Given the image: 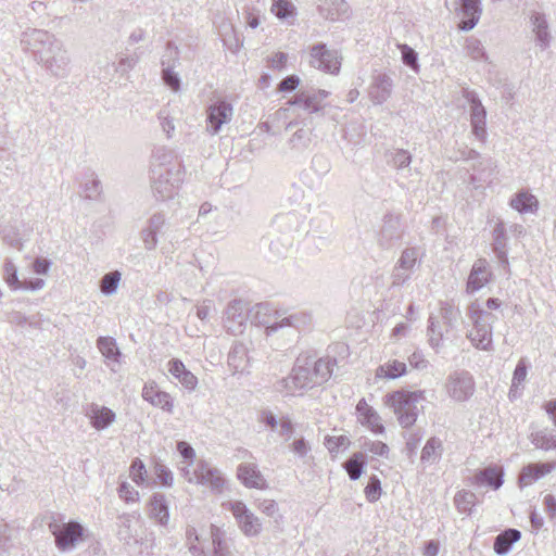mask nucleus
I'll return each mask as SVG.
<instances>
[{"label":"nucleus","instance_id":"1","mask_svg":"<svg viewBox=\"0 0 556 556\" xmlns=\"http://www.w3.org/2000/svg\"><path fill=\"white\" fill-rule=\"evenodd\" d=\"M21 46L51 76L64 78L70 74L71 56L64 42L45 29L28 28L22 33Z\"/></svg>","mask_w":556,"mask_h":556},{"label":"nucleus","instance_id":"2","mask_svg":"<svg viewBox=\"0 0 556 556\" xmlns=\"http://www.w3.org/2000/svg\"><path fill=\"white\" fill-rule=\"evenodd\" d=\"M255 318L265 327L266 336H273L282 331L300 330L311 324V315L305 312H294L289 315L280 311H271L267 303L256 305Z\"/></svg>","mask_w":556,"mask_h":556},{"label":"nucleus","instance_id":"3","mask_svg":"<svg viewBox=\"0 0 556 556\" xmlns=\"http://www.w3.org/2000/svg\"><path fill=\"white\" fill-rule=\"evenodd\" d=\"M462 313L453 302H441L439 313L430 315L428 319V342L431 348L438 350L443 345V341L456 331Z\"/></svg>","mask_w":556,"mask_h":556},{"label":"nucleus","instance_id":"4","mask_svg":"<svg viewBox=\"0 0 556 556\" xmlns=\"http://www.w3.org/2000/svg\"><path fill=\"white\" fill-rule=\"evenodd\" d=\"M425 391L397 390L384 396V404L393 409L403 428L412 427L418 417V403L425 401Z\"/></svg>","mask_w":556,"mask_h":556},{"label":"nucleus","instance_id":"5","mask_svg":"<svg viewBox=\"0 0 556 556\" xmlns=\"http://www.w3.org/2000/svg\"><path fill=\"white\" fill-rule=\"evenodd\" d=\"M467 316L472 323V328L467 333L471 344L482 351H492V326L497 319L496 316L482 309L477 302L469 304Z\"/></svg>","mask_w":556,"mask_h":556},{"label":"nucleus","instance_id":"6","mask_svg":"<svg viewBox=\"0 0 556 556\" xmlns=\"http://www.w3.org/2000/svg\"><path fill=\"white\" fill-rule=\"evenodd\" d=\"M223 507L230 511L239 530L248 538H256L263 530L261 519L241 501H228Z\"/></svg>","mask_w":556,"mask_h":556},{"label":"nucleus","instance_id":"7","mask_svg":"<svg viewBox=\"0 0 556 556\" xmlns=\"http://www.w3.org/2000/svg\"><path fill=\"white\" fill-rule=\"evenodd\" d=\"M313 376V368L306 356H300L296 358L295 365L289 377L283 378L279 383L286 389L287 394H294L296 391L312 389L317 384Z\"/></svg>","mask_w":556,"mask_h":556},{"label":"nucleus","instance_id":"8","mask_svg":"<svg viewBox=\"0 0 556 556\" xmlns=\"http://www.w3.org/2000/svg\"><path fill=\"white\" fill-rule=\"evenodd\" d=\"M182 181L181 169H167L166 174L155 172L151 175V188L157 200L166 201L173 199Z\"/></svg>","mask_w":556,"mask_h":556},{"label":"nucleus","instance_id":"9","mask_svg":"<svg viewBox=\"0 0 556 556\" xmlns=\"http://www.w3.org/2000/svg\"><path fill=\"white\" fill-rule=\"evenodd\" d=\"M48 527L55 539L56 547L62 552L73 549L84 535V528L77 521H68L62 525L52 521Z\"/></svg>","mask_w":556,"mask_h":556},{"label":"nucleus","instance_id":"10","mask_svg":"<svg viewBox=\"0 0 556 556\" xmlns=\"http://www.w3.org/2000/svg\"><path fill=\"white\" fill-rule=\"evenodd\" d=\"M445 390L447 395L456 402H466L475 393V380L470 372L456 370L446 378Z\"/></svg>","mask_w":556,"mask_h":556},{"label":"nucleus","instance_id":"11","mask_svg":"<svg viewBox=\"0 0 556 556\" xmlns=\"http://www.w3.org/2000/svg\"><path fill=\"white\" fill-rule=\"evenodd\" d=\"M342 56L336 49H328L325 43L314 45L309 50V64L325 73L337 75L340 72Z\"/></svg>","mask_w":556,"mask_h":556},{"label":"nucleus","instance_id":"12","mask_svg":"<svg viewBox=\"0 0 556 556\" xmlns=\"http://www.w3.org/2000/svg\"><path fill=\"white\" fill-rule=\"evenodd\" d=\"M463 160L476 161L472 169L476 174L470 175V182L478 188L482 182H490L496 169V163L493 159H482L480 154L473 149H464L459 151Z\"/></svg>","mask_w":556,"mask_h":556},{"label":"nucleus","instance_id":"13","mask_svg":"<svg viewBox=\"0 0 556 556\" xmlns=\"http://www.w3.org/2000/svg\"><path fill=\"white\" fill-rule=\"evenodd\" d=\"M188 482L208 486L216 493H220L225 485V479L220 471L205 460H199L197 463L193 477H188Z\"/></svg>","mask_w":556,"mask_h":556},{"label":"nucleus","instance_id":"14","mask_svg":"<svg viewBox=\"0 0 556 556\" xmlns=\"http://www.w3.org/2000/svg\"><path fill=\"white\" fill-rule=\"evenodd\" d=\"M329 92L324 89H301L288 102L289 105H295L309 114L318 113L324 109V100Z\"/></svg>","mask_w":556,"mask_h":556},{"label":"nucleus","instance_id":"15","mask_svg":"<svg viewBox=\"0 0 556 556\" xmlns=\"http://www.w3.org/2000/svg\"><path fill=\"white\" fill-rule=\"evenodd\" d=\"M248 304L242 300L231 301L224 317V326L227 331L233 336L243 332L248 320Z\"/></svg>","mask_w":556,"mask_h":556},{"label":"nucleus","instance_id":"16","mask_svg":"<svg viewBox=\"0 0 556 556\" xmlns=\"http://www.w3.org/2000/svg\"><path fill=\"white\" fill-rule=\"evenodd\" d=\"M403 232L400 216L386 214L378 233L377 243L381 249L389 250L402 239Z\"/></svg>","mask_w":556,"mask_h":556},{"label":"nucleus","instance_id":"17","mask_svg":"<svg viewBox=\"0 0 556 556\" xmlns=\"http://www.w3.org/2000/svg\"><path fill=\"white\" fill-rule=\"evenodd\" d=\"M166 226V215L161 212L152 214L146 223V226L140 230L139 237L147 251L155 250L159 240L157 235L162 232Z\"/></svg>","mask_w":556,"mask_h":556},{"label":"nucleus","instance_id":"18","mask_svg":"<svg viewBox=\"0 0 556 556\" xmlns=\"http://www.w3.org/2000/svg\"><path fill=\"white\" fill-rule=\"evenodd\" d=\"M232 116V106L226 101H219L208 106L207 109V131L211 135H216L222 126L228 123Z\"/></svg>","mask_w":556,"mask_h":556},{"label":"nucleus","instance_id":"19","mask_svg":"<svg viewBox=\"0 0 556 556\" xmlns=\"http://www.w3.org/2000/svg\"><path fill=\"white\" fill-rule=\"evenodd\" d=\"M393 86V79L388 74L378 73L374 75L368 89L370 101L376 105L384 103L391 97Z\"/></svg>","mask_w":556,"mask_h":556},{"label":"nucleus","instance_id":"20","mask_svg":"<svg viewBox=\"0 0 556 556\" xmlns=\"http://www.w3.org/2000/svg\"><path fill=\"white\" fill-rule=\"evenodd\" d=\"M178 59V50L172 42H167L166 53L162 59V79L166 86L173 91H178L180 88V78L177 73L173 71Z\"/></svg>","mask_w":556,"mask_h":556},{"label":"nucleus","instance_id":"21","mask_svg":"<svg viewBox=\"0 0 556 556\" xmlns=\"http://www.w3.org/2000/svg\"><path fill=\"white\" fill-rule=\"evenodd\" d=\"M142 397L151 405L172 414L174 410V401L169 393L159 389L154 381L147 382L142 389Z\"/></svg>","mask_w":556,"mask_h":556},{"label":"nucleus","instance_id":"22","mask_svg":"<svg viewBox=\"0 0 556 556\" xmlns=\"http://www.w3.org/2000/svg\"><path fill=\"white\" fill-rule=\"evenodd\" d=\"M314 129L303 123V125L298 127L290 136L286 144L291 153L302 154L311 149L314 143Z\"/></svg>","mask_w":556,"mask_h":556},{"label":"nucleus","instance_id":"23","mask_svg":"<svg viewBox=\"0 0 556 556\" xmlns=\"http://www.w3.org/2000/svg\"><path fill=\"white\" fill-rule=\"evenodd\" d=\"M237 477L244 486L250 489L264 490L268 484L254 463H243L237 469Z\"/></svg>","mask_w":556,"mask_h":556},{"label":"nucleus","instance_id":"24","mask_svg":"<svg viewBox=\"0 0 556 556\" xmlns=\"http://www.w3.org/2000/svg\"><path fill=\"white\" fill-rule=\"evenodd\" d=\"M556 468V462L532 463L525 466L519 473L520 486H528L545 477Z\"/></svg>","mask_w":556,"mask_h":556},{"label":"nucleus","instance_id":"25","mask_svg":"<svg viewBox=\"0 0 556 556\" xmlns=\"http://www.w3.org/2000/svg\"><path fill=\"white\" fill-rule=\"evenodd\" d=\"M492 273L485 258L477 260L467 280V292L473 293L483 288L491 279Z\"/></svg>","mask_w":556,"mask_h":556},{"label":"nucleus","instance_id":"26","mask_svg":"<svg viewBox=\"0 0 556 556\" xmlns=\"http://www.w3.org/2000/svg\"><path fill=\"white\" fill-rule=\"evenodd\" d=\"M181 169V165L175 160V154L165 147L156 148L151 159V175L155 172L166 174L167 169Z\"/></svg>","mask_w":556,"mask_h":556},{"label":"nucleus","instance_id":"27","mask_svg":"<svg viewBox=\"0 0 556 556\" xmlns=\"http://www.w3.org/2000/svg\"><path fill=\"white\" fill-rule=\"evenodd\" d=\"M86 415L90 419L91 426L99 431L110 427L116 419V415L111 408L96 403L90 404Z\"/></svg>","mask_w":556,"mask_h":556},{"label":"nucleus","instance_id":"28","mask_svg":"<svg viewBox=\"0 0 556 556\" xmlns=\"http://www.w3.org/2000/svg\"><path fill=\"white\" fill-rule=\"evenodd\" d=\"M530 24L532 27V33L535 36L536 45L541 50L547 49L549 47L552 36L548 29V22L545 14L533 12L530 15Z\"/></svg>","mask_w":556,"mask_h":556},{"label":"nucleus","instance_id":"29","mask_svg":"<svg viewBox=\"0 0 556 556\" xmlns=\"http://www.w3.org/2000/svg\"><path fill=\"white\" fill-rule=\"evenodd\" d=\"M460 11L463 20L459 23V29L469 31L479 22L482 9L480 0H460Z\"/></svg>","mask_w":556,"mask_h":556},{"label":"nucleus","instance_id":"30","mask_svg":"<svg viewBox=\"0 0 556 556\" xmlns=\"http://www.w3.org/2000/svg\"><path fill=\"white\" fill-rule=\"evenodd\" d=\"M503 469L498 466H489L477 471L472 477V483L478 486H490L497 490L503 484Z\"/></svg>","mask_w":556,"mask_h":556},{"label":"nucleus","instance_id":"31","mask_svg":"<svg viewBox=\"0 0 556 556\" xmlns=\"http://www.w3.org/2000/svg\"><path fill=\"white\" fill-rule=\"evenodd\" d=\"M306 358L309 366L313 368L314 382L320 386L330 379L333 374V367L337 365L334 358L329 356L320 357L319 359H315L312 356H306Z\"/></svg>","mask_w":556,"mask_h":556},{"label":"nucleus","instance_id":"32","mask_svg":"<svg viewBox=\"0 0 556 556\" xmlns=\"http://www.w3.org/2000/svg\"><path fill=\"white\" fill-rule=\"evenodd\" d=\"M228 365L235 374H243L250 366L248 348L241 342H236L228 354Z\"/></svg>","mask_w":556,"mask_h":556},{"label":"nucleus","instance_id":"33","mask_svg":"<svg viewBox=\"0 0 556 556\" xmlns=\"http://www.w3.org/2000/svg\"><path fill=\"white\" fill-rule=\"evenodd\" d=\"M168 371L189 391H193L197 388L198 378L186 368L180 359H170L168 362Z\"/></svg>","mask_w":556,"mask_h":556},{"label":"nucleus","instance_id":"34","mask_svg":"<svg viewBox=\"0 0 556 556\" xmlns=\"http://www.w3.org/2000/svg\"><path fill=\"white\" fill-rule=\"evenodd\" d=\"M509 205L520 214L535 213L539 210V201L528 190L518 191L509 202Z\"/></svg>","mask_w":556,"mask_h":556},{"label":"nucleus","instance_id":"35","mask_svg":"<svg viewBox=\"0 0 556 556\" xmlns=\"http://www.w3.org/2000/svg\"><path fill=\"white\" fill-rule=\"evenodd\" d=\"M320 14L331 21L348 16L349 4L345 0H325L319 5Z\"/></svg>","mask_w":556,"mask_h":556},{"label":"nucleus","instance_id":"36","mask_svg":"<svg viewBox=\"0 0 556 556\" xmlns=\"http://www.w3.org/2000/svg\"><path fill=\"white\" fill-rule=\"evenodd\" d=\"M521 538V533L517 529H507L496 535L494 539L493 548L497 555H506L514 543L518 542Z\"/></svg>","mask_w":556,"mask_h":556},{"label":"nucleus","instance_id":"37","mask_svg":"<svg viewBox=\"0 0 556 556\" xmlns=\"http://www.w3.org/2000/svg\"><path fill=\"white\" fill-rule=\"evenodd\" d=\"M270 11L280 21L290 25L294 23L296 8L290 0H273Z\"/></svg>","mask_w":556,"mask_h":556},{"label":"nucleus","instance_id":"38","mask_svg":"<svg viewBox=\"0 0 556 556\" xmlns=\"http://www.w3.org/2000/svg\"><path fill=\"white\" fill-rule=\"evenodd\" d=\"M293 239L290 235H273L268 242L269 253L273 258L287 256L292 247Z\"/></svg>","mask_w":556,"mask_h":556},{"label":"nucleus","instance_id":"39","mask_svg":"<svg viewBox=\"0 0 556 556\" xmlns=\"http://www.w3.org/2000/svg\"><path fill=\"white\" fill-rule=\"evenodd\" d=\"M150 516L165 526L168 521V506L164 494L155 493L150 500Z\"/></svg>","mask_w":556,"mask_h":556},{"label":"nucleus","instance_id":"40","mask_svg":"<svg viewBox=\"0 0 556 556\" xmlns=\"http://www.w3.org/2000/svg\"><path fill=\"white\" fill-rule=\"evenodd\" d=\"M407 366L404 362L390 359L380 365L376 370L378 378L396 379L406 374Z\"/></svg>","mask_w":556,"mask_h":556},{"label":"nucleus","instance_id":"41","mask_svg":"<svg viewBox=\"0 0 556 556\" xmlns=\"http://www.w3.org/2000/svg\"><path fill=\"white\" fill-rule=\"evenodd\" d=\"M442 452V441L439 438L432 437L426 442L421 451L420 460L425 464H434L440 459Z\"/></svg>","mask_w":556,"mask_h":556},{"label":"nucleus","instance_id":"42","mask_svg":"<svg viewBox=\"0 0 556 556\" xmlns=\"http://www.w3.org/2000/svg\"><path fill=\"white\" fill-rule=\"evenodd\" d=\"M531 443L540 450L551 451L556 448V434L548 429H542L532 432L530 435Z\"/></svg>","mask_w":556,"mask_h":556},{"label":"nucleus","instance_id":"43","mask_svg":"<svg viewBox=\"0 0 556 556\" xmlns=\"http://www.w3.org/2000/svg\"><path fill=\"white\" fill-rule=\"evenodd\" d=\"M211 539L213 545V556H232L230 547L225 540V531L219 527L211 526Z\"/></svg>","mask_w":556,"mask_h":556},{"label":"nucleus","instance_id":"44","mask_svg":"<svg viewBox=\"0 0 556 556\" xmlns=\"http://www.w3.org/2000/svg\"><path fill=\"white\" fill-rule=\"evenodd\" d=\"M365 458L366 455L363 452H356L344 462L343 467L351 480L355 481L361 478L366 465Z\"/></svg>","mask_w":556,"mask_h":556},{"label":"nucleus","instance_id":"45","mask_svg":"<svg viewBox=\"0 0 556 556\" xmlns=\"http://www.w3.org/2000/svg\"><path fill=\"white\" fill-rule=\"evenodd\" d=\"M97 346L101 354L113 362H118L121 352L116 345L115 339L111 337H100L97 340Z\"/></svg>","mask_w":556,"mask_h":556},{"label":"nucleus","instance_id":"46","mask_svg":"<svg viewBox=\"0 0 556 556\" xmlns=\"http://www.w3.org/2000/svg\"><path fill=\"white\" fill-rule=\"evenodd\" d=\"M122 274L118 270H113L105 274L99 283L100 291L104 295H112L117 291Z\"/></svg>","mask_w":556,"mask_h":556},{"label":"nucleus","instance_id":"47","mask_svg":"<svg viewBox=\"0 0 556 556\" xmlns=\"http://www.w3.org/2000/svg\"><path fill=\"white\" fill-rule=\"evenodd\" d=\"M388 162L397 170L406 169L412 163V155L406 150L396 149L390 152Z\"/></svg>","mask_w":556,"mask_h":556},{"label":"nucleus","instance_id":"48","mask_svg":"<svg viewBox=\"0 0 556 556\" xmlns=\"http://www.w3.org/2000/svg\"><path fill=\"white\" fill-rule=\"evenodd\" d=\"M494 236V251L500 260H506L505 241H506V229L503 222L495 225L493 230Z\"/></svg>","mask_w":556,"mask_h":556},{"label":"nucleus","instance_id":"49","mask_svg":"<svg viewBox=\"0 0 556 556\" xmlns=\"http://www.w3.org/2000/svg\"><path fill=\"white\" fill-rule=\"evenodd\" d=\"M420 256L419 249L417 248H406L401 253L400 258L396 264L403 269H408L409 271H414V268L417 264V261Z\"/></svg>","mask_w":556,"mask_h":556},{"label":"nucleus","instance_id":"50","mask_svg":"<svg viewBox=\"0 0 556 556\" xmlns=\"http://www.w3.org/2000/svg\"><path fill=\"white\" fill-rule=\"evenodd\" d=\"M467 54L475 61H486L488 55L484 51V48L481 41L475 37H469L466 39L465 47Z\"/></svg>","mask_w":556,"mask_h":556},{"label":"nucleus","instance_id":"51","mask_svg":"<svg viewBox=\"0 0 556 556\" xmlns=\"http://www.w3.org/2000/svg\"><path fill=\"white\" fill-rule=\"evenodd\" d=\"M359 422L370 429L376 434L384 433V426L381 422L379 414L372 409L369 414L364 417H359Z\"/></svg>","mask_w":556,"mask_h":556},{"label":"nucleus","instance_id":"52","mask_svg":"<svg viewBox=\"0 0 556 556\" xmlns=\"http://www.w3.org/2000/svg\"><path fill=\"white\" fill-rule=\"evenodd\" d=\"M475 493L465 490L457 492L454 497L455 505L462 513L470 511L471 506L475 504Z\"/></svg>","mask_w":556,"mask_h":556},{"label":"nucleus","instance_id":"53","mask_svg":"<svg viewBox=\"0 0 556 556\" xmlns=\"http://www.w3.org/2000/svg\"><path fill=\"white\" fill-rule=\"evenodd\" d=\"M361 447L371 453L374 456H379L383 458L389 457L390 448L386 443L381 441H371L365 439L364 442L361 444Z\"/></svg>","mask_w":556,"mask_h":556},{"label":"nucleus","instance_id":"54","mask_svg":"<svg viewBox=\"0 0 556 556\" xmlns=\"http://www.w3.org/2000/svg\"><path fill=\"white\" fill-rule=\"evenodd\" d=\"M399 49L401 50V59L402 62L410 67L413 71L418 72L419 71V63H418V54L417 52L410 48L409 46L403 43L399 45Z\"/></svg>","mask_w":556,"mask_h":556},{"label":"nucleus","instance_id":"55","mask_svg":"<svg viewBox=\"0 0 556 556\" xmlns=\"http://www.w3.org/2000/svg\"><path fill=\"white\" fill-rule=\"evenodd\" d=\"M157 119L166 137L168 139L172 138L175 131V124L174 118L170 115L169 109L166 106L162 108L157 113Z\"/></svg>","mask_w":556,"mask_h":556},{"label":"nucleus","instance_id":"56","mask_svg":"<svg viewBox=\"0 0 556 556\" xmlns=\"http://www.w3.org/2000/svg\"><path fill=\"white\" fill-rule=\"evenodd\" d=\"M470 124L472 128L473 136L480 140L485 141L486 138V113L478 115V116H471L470 117Z\"/></svg>","mask_w":556,"mask_h":556},{"label":"nucleus","instance_id":"57","mask_svg":"<svg viewBox=\"0 0 556 556\" xmlns=\"http://www.w3.org/2000/svg\"><path fill=\"white\" fill-rule=\"evenodd\" d=\"M136 518L135 515L124 514L119 517V529H118V538L125 542H128L134 534L131 532V522Z\"/></svg>","mask_w":556,"mask_h":556},{"label":"nucleus","instance_id":"58","mask_svg":"<svg viewBox=\"0 0 556 556\" xmlns=\"http://www.w3.org/2000/svg\"><path fill=\"white\" fill-rule=\"evenodd\" d=\"M464 98L470 104V117L486 113L485 108L482 105L478 94L475 91L465 90Z\"/></svg>","mask_w":556,"mask_h":556},{"label":"nucleus","instance_id":"59","mask_svg":"<svg viewBox=\"0 0 556 556\" xmlns=\"http://www.w3.org/2000/svg\"><path fill=\"white\" fill-rule=\"evenodd\" d=\"M412 271L403 269L396 263L391 273V287L397 288L405 285L412 277Z\"/></svg>","mask_w":556,"mask_h":556},{"label":"nucleus","instance_id":"60","mask_svg":"<svg viewBox=\"0 0 556 556\" xmlns=\"http://www.w3.org/2000/svg\"><path fill=\"white\" fill-rule=\"evenodd\" d=\"M3 275L7 283L14 288H21L22 283L17 278V269L16 266L11 261H5L3 266Z\"/></svg>","mask_w":556,"mask_h":556},{"label":"nucleus","instance_id":"61","mask_svg":"<svg viewBox=\"0 0 556 556\" xmlns=\"http://www.w3.org/2000/svg\"><path fill=\"white\" fill-rule=\"evenodd\" d=\"M189 551L193 556H207L206 553L198 546L199 535L194 528H188L186 531Z\"/></svg>","mask_w":556,"mask_h":556},{"label":"nucleus","instance_id":"62","mask_svg":"<svg viewBox=\"0 0 556 556\" xmlns=\"http://www.w3.org/2000/svg\"><path fill=\"white\" fill-rule=\"evenodd\" d=\"M527 377V364L525 359H520L515 368L514 376H513V382L509 394H513L515 390L518 388L519 384H521Z\"/></svg>","mask_w":556,"mask_h":556},{"label":"nucleus","instance_id":"63","mask_svg":"<svg viewBox=\"0 0 556 556\" xmlns=\"http://www.w3.org/2000/svg\"><path fill=\"white\" fill-rule=\"evenodd\" d=\"M365 494L369 502H376L379 500L381 495V484L380 480L376 476H372L369 479V482L365 488Z\"/></svg>","mask_w":556,"mask_h":556},{"label":"nucleus","instance_id":"64","mask_svg":"<svg viewBox=\"0 0 556 556\" xmlns=\"http://www.w3.org/2000/svg\"><path fill=\"white\" fill-rule=\"evenodd\" d=\"M146 473L147 470L144 464L140 459L136 458L130 466V477L132 481L137 484L143 483Z\"/></svg>","mask_w":556,"mask_h":556}]
</instances>
